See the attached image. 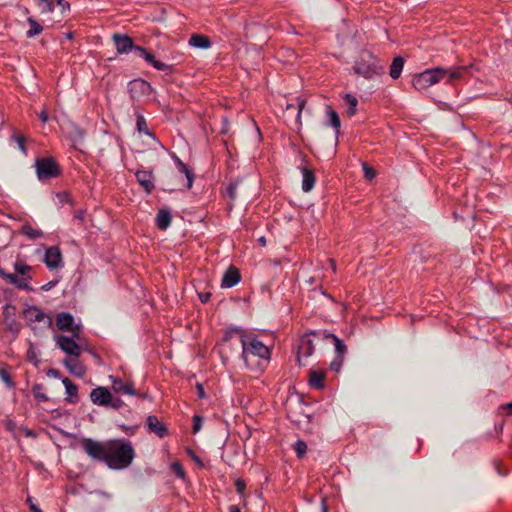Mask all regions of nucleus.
Returning <instances> with one entry per match:
<instances>
[{
	"instance_id": "6ab92c4d",
	"label": "nucleus",
	"mask_w": 512,
	"mask_h": 512,
	"mask_svg": "<svg viewBox=\"0 0 512 512\" xmlns=\"http://www.w3.org/2000/svg\"><path fill=\"white\" fill-rule=\"evenodd\" d=\"M146 425L149 432L155 433L160 438H163L168 433L166 426L160 422L155 415H150L147 417Z\"/></svg>"
},
{
	"instance_id": "4c0bfd02",
	"label": "nucleus",
	"mask_w": 512,
	"mask_h": 512,
	"mask_svg": "<svg viewBox=\"0 0 512 512\" xmlns=\"http://www.w3.org/2000/svg\"><path fill=\"white\" fill-rule=\"evenodd\" d=\"M0 379L5 383V385L8 388L12 389L15 387V382L13 381L11 375L4 367L0 368Z\"/></svg>"
},
{
	"instance_id": "473e14b6",
	"label": "nucleus",
	"mask_w": 512,
	"mask_h": 512,
	"mask_svg": "<svg viewBox=\"0 0 512 512\" xmlns=\"http://www.w3.org/2000/svg\"><path fill=\"white\" fill-rule=\"evenodd\" d=\"M178 169H179V172H181L182 174H184L186 176V178H187L186 188L190 189L193 185V180H194V175H193L192 171L182 161H179Z\"/></svg>"
},
{
	"instance_id": "f03ea898",
	"label": "nucleus",
	"mask_w": 512,
	"mask_h": 512,
	"mask_svg": "<svg viewBox=\"0 0 512 512\" xmlns=\"http://www.w3.org/2000/svg\"><path fill=\"white\" fill-rule=\"evenodd\" d=\"M242 358L252 371H262L270 361L269 348L252 334L241 335Z\"/></svg>"
},
{
	"instance_id": "c756f323",
	"label": "nucleus",
	"mask_w": 512,
	"mask_h": 512,
	"mask_svg": "<svg viewBox=\"0 0 512 512\" xmlns=\"http://www.w3.org/2000/svg\"><path fill=\"white\" fill-rule=\"evenodd\" d=\"M327 338H331L333 340L336 356L344 358V355L347 352V347L343 341L334 334H327Z\"/></svg>"
},
{
	"instance_id": "bf43d9fd",
	"label": "nucleus",
	"mask_w": 512,
	"mask_h": 512,
	"mask_svg": "<svg viewBox=\"0 0 512 512\" xmlns=\"http://www.w3.org/2000/svg\"><path fill=\"white\" fill-rule=\"evenodd\" d=\"M304 106H305V101L304 100H300L299 103H298V117H300V114H301Z\"/></svg>"
},
{
	"instance_id": "c9c22d12",
	"label": "nucleus",
	"mask_w": 512,
	"mask_h": 512,
	"mask_svg": "<svg viewBox=\"0 0 512 512\" xmlns=\"http://www.w3.org/2000/svg\"><path fill=\"white\" fill-rule=\"evenodd\" d=\"M42 13H51L54 11V4L50 0H34Z\"/></svg>"
},
{
	"instance_id": "4d7b16f0",
	"label": "nucleus",
	"mask_w": 512,
	"mask_h": 512,
	"mask_svg": "<svg viewBox=\"0 0 512 512\" xmlns=\"http://www.w3.org/2000/svg\"><path fill=\"white\" fill-rule=\"evenodd\" d=\"M27 356H28V359H29L30 361H34V360H35V362H37V360H36V354H35V352H34V350H33L32 348H30V349L27 351Z\"/></svg>"
},
{
	"instance_id": "f8f14e48",
	"label": "nucleus",
	"mask_w": 512,
	"mask_h": 512,
	"mask_svg": "<svg viewBox=\"0 0 512 512\" xmlns=\"http://www.w3.org/2000/svg\"><path fill=\"white\" fill-rule=\"evenodd\" d=\"M44 262L49 269H57L62 266V254L57 246L46 249Z\"/></svg>"
},
{
	"instance_id": "aec40b11",
	"label": "nucleus",
	"mask_w": 512,
	"mask_h": 512,
	"mask_svg": "<svg viewBox=\"0 0 512 512\" xmlns=\"http://www.w3.org/2000/svg\"><path fill=\"white\" fill-rule=\"evenodd\" d=\"M79 356H69L64 360V365L69 372L77 377H82L85 374V367L78 360Z\"/></svg>"
},
{
	"instance_id": "c85d7f7f",
	"label": "nucleus",
	"mask_w": 512,
	"mask_h": 512,
	"mask_svg": "<svg viewBox=\"0 0 512 512\" xmlns=\"http://www.w3.org/2000/svg\"><path fill=\"white\" fill-rule=\"evenodd\" d=\"M136 129L139 133H144V134L152 137L154 140H156L154 134H152L149 131L144 116L139 112L136 113Z\"/></svg>"
},
{
	"instance_id": "b1692460",
	"label": "nucleus",
	"mask_w": 512,
	"mask_h": 512,
	"mask_svg": "<svg viewBox=\"0 0 512 512\" xmlns=\"http://www.w3.org/2000/svg\"><path fill=\"white\" fill-rule=\"evenodd\" d=\"M301 171H302V190L304 192H310L315 185V181H316L315 174L311 169H309L307 167L302 168Z\"/></svg>"
},
{
	"instance_id": "0eeeda50",
	"label": "nucleus",
	"mask_w": 512,
	"mask_h": 512,
	"mask_svg": "<svg viewBox=\"0 0 512 512\" xmlns=\"http://www.w3.org/2000/svg\"><path fill=\"white\" fill-rule=\"evenodd\" d=\"M312 335H314V333L312 332L309 334H305L302 337H300L298 341L297 360L300 365H306L304 360L314 353L315 345L313 339L311 338Z\"/></svg>"
},
{
	"instance_id": "423d86ee",
	"label": "nucleus",
	"mask_w": 512,
	"mask_h": 512,
	"mask_svg": "<svg viewBox=\"0 0 512 512\" xmlns=\"http://www.w3.org/2000/svg\"><path fill=\"white\" fill-rule=\"evenodd\" d=\"M56 326L60 331L71 332L77 339L80 337V325L75 324L74 317L68 312H60L56 315Z\"/></svg>"
},
{
	"instance_id": "79ce46f5",
	"label": "nucleus",
	"mask_w": 512,
	"mask_h": 512,
	"mask_svg": "<svg viewBox=\"0 0 512 512\" xmlns=\"http://www.w3.org/2000/svg\"><path fill=\"white\" fill-rule=\"evenodd\" d=\"M12 138L15 140V142L17 143L19 149L24 153L26 154L27 153V150H26V146H25V137L20 135V134H17V133H14L12 135Z\"/></svg>"
},
{
	"instance_id": "a19ab883",
	"label": "nucleus",
	"mask_w": 512,
	"mask_h": 512,
	"mask_svg": "<svg viewBox=\"0 0 512 512\" xmlns=\"http://www.w3.org/2000/svg\"><path fill=\"white\" fill-rule=\"evenodd\" d=\"M9 238H10L9 230L4 226H0V248L5 247L7 245Z\"/></svg>"
},
{
	"instance_id": "a211bd4d",
	"label": "nucleus",
	"mask_w": 512,
	"mask_h": 512,
	"mask_svg": "<svg viewBox=\"0 0 512 512\" xmlns=\"http://www.w3.org/2000/svg\"><path fill=\"white\" fill-rule=\"evenodd\" d=\"M135 175L138 183L145 189V191L147 193H151L155 187L153 173L147 170H138Z\"/></svg>"
},
{
	"instance_id": "2f4dec72",
	"label": "nucleus",
	"mask_w": 512,
	"mask_h": 512,
	"mask_svg": "<svg viewBox=\"0 0 512 512\" xmlns=\"http://www.w3.org/2000/svg\"><path fill=\"white\" fill-rule=\"evenodd\" d=\"M30 29L27 31V37L32 38L39 35L43 31V27L32 17L28 18Z\"/></svg>"
},
{
	"instance_id": "4468645a",
	"label": "nucleus",
	"mask_w": 512,
	"mask_h": 512,
	"mask_svg": "<svg viewBox=\"0 0 512 512\" xmlns=\"http://www.w3.org/2000/svg\"><path fill=\"white\" fill-rule=\"evenodd\" d=\"M113 40L116 50L120 54H127L130 51H135L137 45H134L133 39L127 35L114 34Z\"/></svg>"
},
{
	"instance_id": "bb28decb",
	"label": "nucleus",
	"mask_w": 512,
	"mask_h": 512,
	"mask_svg": "<svg viewBox=\"0 0 512 512\" xmlns=\"http://www.w3.org/2000/svg\"><path fill=\"white\" fill-rule=\"evenodd\" d=\"M404 67V59L401 56H397L393 59L390 66L389 75L393 79H398L402 73Z\"/></svg>"
},
{
	"instance_id": "4be33fe9",
	"label": "nucleus",
	"mask_w": 512,
	"mask_h": 512,
	"mask_svg": "<svg viewBox=\"0 0 512 512\" xmlns=\"http://www.w3.org/2000/svg\"><path fill=\"white\" fill-rule=\"evenodd\" d=\"M308 381L311 387L322 389L325 385V372L321 369H310Z\"/></svg>"
},
{
	"instance_id": "e2e57ef3",
	"label": "nucleus",
	"mask_w": 512,
	"mask_h": 512,
	"mask_svg": "<svg viewBox=\"0 0 512 512\" xmlns=\"http://www.w3.org/2000/svg\"><path fill=\"white\" fill-rule=\"evenodd\" d=\"M59 374L58 370L50 369L48 375L57 376Z\"/></svg>"
},
{
	"instance_id": "680f3d73",
	"label": "nucleus",
	"mask_w": 512,
	"mask_h": 512,
	"mask_svg": "<svg viewBox=\"0 0 512 512\" xmlns=\"http://www.w3.org/2000/svg\"><path fill=\"white\" fill-rule=\"evenodd\" d=\"M229 512H240V509L238 506L232 505L229 507Z\"/></svg>"
},
{
	"instance_id": "58836bf2",
	"label": "nucleus",
	"mask_w": 512,
	"mask_h": 512,
	"mask_svg": "<svg viewBox=\"0 0 512 512\" xmlns=\"http://www.w3.org/2000/svg\"><path fill=\"white\" fill-rule=\"evenodd\" d=\"M42 389L43 387L41 384H35L32 388L33 395L37 400L41 402H46L48 400V397L45 393L42 392Z\"/></svg>"
},
{
	"instance_id": "9b49d317",
	"label": "nucleus",
	"mask_w": 512,
	"mask_h": 512,
	"mask_svg": "<svg viewBox=\"0 0 512 512\" xmlns=\"http://www.w3.org/2000/svg\"><path fill=\"white\" fill-rule=\"evenodd\" d=\"M135 52L138 54L139 57L143 58L148 64L153 66L156 70H159V71H170L171 70L170 65H168L162 61L156 60L154 55L151 54L150 52H148L145 48H143L141 46H136Z\"/></svg>"
},
{
	"instance_id": "6e6552de",
	"label": "nucleus",
	"mask_w": 512,
	"mask_h": 512,
	"mask_svg": "<svg viewBox=\"0 0 512 512\" xmlns=\"http://www.w3.org/2000/svg\"><path fill=\"white\" fill-rule=\"evenodd\" d=\"M0 277L6 280L8 283L14 285L18 289L31 291L32 287L30 286V281L32 279L31 276H21L17 273H7L0 266Z\"/></svg>"
},
{
	"instance_id": "a878e982",
	"label": "nucleus",
	"mask_w": 512,
	"mask_h": 512,
	"mask_svg": "<svg viewBox=\"0 0 512 512\" xmlns=\"http://www.w3.org/2000/svg\"><path fill=\"white\" fill-rule=\"evenodd\" d=\"M189 44L196 48L208 49L211 47V41L207 36L194 34L189 39Z\"/></svg>"
},
{
	"instance_id": "1a4fd4ad",
	"label": "nucleus",
	"mask_w": 512,
	"mask_h": 512,
	"mask_svg": "<svg viewBox=\"0 0 512 512\" xmlns=\"http://www.w3.org/2000/svg\"><path fill=\"white\" fill-rule=\"evenodd\" d=\"M58 347L69 356H80L81 348L76 341L67 336L57 335L55 337Z\"/></svg>"
},
{
	"instance_id": "f257e3e1",
	"label": "nucleus",
	"mask_w": 512,
	"mask_h": 512,
	"mask_svg": "<svg viewBox=\"0 0 512 512\" xmlns=\"http://www.w3.org/2000/svg\"><path fill=\"white\" fill-rule=\"evenodd\" d=\"M81 447L92 460L103 462L112 470L126 469L135 457L131 442L125 438L106 441L83 438Z\"/></svg>"
},
{
	"instance_id": "20e7f679",
	"label": "nucleus",
	"mask_w": 512,
	"mask_h": 512,
	"mask_svg": "<svg viewBox=\"0 0 512 512\" xmlns=\"http://www.w3.org/2000/svg\"><path fill=\"white\" fill-rule=\"evenodd\" d=\"M23 317L34 332H36L37 329L34 325L35 323H44L47 328H52L53 326V319L51 315L46 314L36 305H30L25 308L23 310Z\"/></svg>"
},
{
	"instance_id": "7ed1b4c3",
	"label": "nucleus",
	"mask_w": 512,
	"mask_h": 512,
	"mask_svg": "<svg viewBox=\"0 0 512 512\" xmlns=\"http://www.w3.org/2000/svg\"><path fill=\"white\" fill-rule=\"evenodd\" d=\"M36 174L40 181L56 178L61 174L59 164L52 157L38 158L35 161Z\"/></svg>"
},
{
	"instance_id": "ea45409f",
	"label": "nucleus",
	"mask_w": 512,
	"mask_h": 512,
	"mask_svg": "<svg viewBox=\"0 0 512 512\" xmlns=\"http://www.w3.org/2000/svg\"><path fill=\"white\" fill-rule=\"evenodd\" d=\"M294 450L297 454V457L298 458H302L306 451H307V444L302 441V440H298L295 444H294Z\"/></svg>"
},
{
	"instance_id": "39448f33",
	"label": "nucleus",
	"mask_w": 512,
	"mask_h": 512,
	"mask_svg": "<svg viewBox=\"0 0 512 512\" xmlns=\"http://www.w3.org/2000/svg\"><path fill=\"white\" fill-rule=\"evenodd\" d=\"M439 73L440 71L437 67L426 69L413 77L412 85L416 90H426L432 85L439 83Z\"/></svg>"
},
{
	"instance_id": "de8ad7c7",
	"label": "nucleus",
	"mask_w": 512,
	"mask_h": 512,
	"mask_svg": "<svg viewBox=\"0 0 512 512\" xmlns=\"http://www.w3.org/2000/svg\"><path fill=\"white\" fill-rule=\"evenodd\" d=\"M123 401L120 398H114L111 395V401L109 402L107 407H111L113 409H119L123 406Z\"/></svg>"
},
{
	"instance_id": "f704fd0d",
	"label": "nucleus",
	"mask_w": 512,
	"mask_h": 512,
	"mask_svg": "<svg viewBox=\"0 0 512 512\" xmlns=\"http://www.w3.org/2000/svg\"><path fill=\"white\" fill-rule=\"evenodd\" d=\"M241 335H246V333H244L241 329L231 328L225 332L223 336V341L228 342L232 340L233 337H238L239 342L241 343Z\"/></svg>"
},
{
	"instance_id": "9d476101",
	"label": "nucleus",
	"mask_w": 512,
	"mask_h": 512,
	"mask_svg": "<svg viewBox=\"0 0 512 512\" xmlns=\"http://www.w3.org/2000/svg\"><path fill=\"white\" fill-rule=\"evenodd\" d=\"M439 69V82L446 80L447 83L453 84L456 81L462 79L463 74L467 71V67L458 66L453 68L437 67Z\"/></svg>"
},
{
	"instance_id": "09e8293b",
	"label": "nucleus",
	"mask_w": 512,
	"mask_h": 512,
	"mask_svg": "<svg viewBox=\"0 0 512 512\" xmlns=\"http://www.w3.org/2000/svg\"><path fill=\"white\" fill-rule=\"evenodd\" d=\"M235 488L239 494H243L246 488V484L242 479H237L235 482Z\"/></svg>"
},
{
	"instance_id": "37998d69",
	"label": "nucleus",
	"mask_w": 512,
	"mask_h": 512,
	"mask_svg": "<svg viewBox=\"0 0 512 512\" xmlns=\"http://www.w3.org/2000/svg\"><path fill=\"white\" fill-rule=\"evenodd\" d=\"M203 424V418L199 415H194L193 417V433H198Z\"/></svg>"
},
{
	"instance_id": "5701e85b",
	"label": "nucleus",
	"mask_w": 512,
	"mask_h": 512,
	"mask_svg": "<svg viewBox=\"0 0 512 512\" xmlns=\"http://www.w3.org/2000/svg\"><path fill=\"white\" fill-rule=\"evenodd\" d=\"M62 383L65 387V391L67 394L66 400L69 403L76 404L79 401L78 397V386L74 384L69 378H64Z\"/></svg>"
},
{
	"instance_id": "f3484780",
	"label": "nucleus",
	"mask_w": 512,
	"mask_h": 512,
	"mask_svg": "<svg viewBox=\"0 0 512 512\" xmlns=\"http://www.w3.org/2000/svg\"><path fill=\"white\" fill-rule=\"evenodd\" d=\"M128 89L132 98L138 95H147L151 91V85L143 79H134L129 82Z\"/></svg>"
},
{
	"instance_id": "cd10ccee",
	"label": "nucleus",
	"mask_w": 512,
	"mask_h": 512,
	"mask_svg": "<svg viewBox=\"0 0 512 512\" xmlns=\"http://www.w3.org/2000/svg\"><path fill=\"white\" fill-rule=\"evenodd\" d=\"M20 233L31 240L42 238L44 235L42 230L33 228L30 224L23 225L21 227Z\"/></svg>"
},
{
	"instance_id": "69168bd1",
	"label": "nucleus",
	"mask_w": 512,
	"mask_h": 512,
	"mask_svg": "<svg viewBox=\"0 0 512 512\" xmlns=\"http://www.w3.org/2000/svg\"><path fill=\"white\" fill-rule=\"evenodd\" d=\"M12 308L13 307H11L10 305H6L5 308H4V313L6 314V312L9 311Z\"/></svg>"
},
{
	"instance_id": "393cba45",
	"label": "nucleus",
	"mask_w": 512,
	"mask_h": 512,
	"mask_svg": "<svg viewBox=\"0 0 512 512\" xmlns=\"http://www.w3.org/2000/svg\"><path fill=\"white\" fill-rule=\"evenodd\" d=\"M171 224V214L167 209H161L156 216V225L160 230H166Z\"/></svg>"
},
{
	"instance_id": "7c9ffc66",
	"label": "nucleus",
	"mask_w": 512,
	"mask_h": 512,
	"mask_svg": "<svg viewBox=\"0 0 512 512\" xmlns=\"http://www.w3.org/2000/svg\"><path fill=\"white\" fill-rule=\"evenodd\" d=\"M344 100L345 102L349 105V108L347 110V114L349 116H353L356 114V108H357V105H358V100L355 96H353L352 94L350 93H346L344 95Z\"/></svg>"
},
{
	"instance_id": "774afa93",
	"label": "nucleus",
	"mask_w": 512,
	"mask_h": 512,
	"mask_svg": "<svg viewBox=\"0 0 512 512\" xmlns=\"http://www.w3.org/2000/svg\"><path fill=\"white\" fill-rule=\"evenodd\" d=\"M77 133H78L79 138L82 139L83 138V133L81 131H79V130H77Z\"/></svg>"
},
{
	"instance_id": "3c124183",
	"label": "nucleus",
	"mask_w": 512,
	"mask_h": 512,
	"mask_svg": "<svg viewBox=\"0 0 512 512\" xmlns=\"http://www.w3.org/2000/svg\"><path fill=\"white\" fill-rule=\"evenodd\" d=\"M363 169H364V175H365V177H366L367 179L371 180V179H373V178H374V176H375V171H374V169H373V168H371V167H368V166L364 165Z\"/></svg>"
},
{
	"instance_id": "338daca9",
	"label": "nucleus",
	"mask_w": 512,
	"mask_h": 512,
	"mask_svg": "<svg viewBox=\"0 0 512 512\" xmlns=\"http://www.w3.org/2000/svg\"><path fill=\"white\" fill-rule=\"evenodd\" d=\"M259 241L262 243V245H265V243H266V241H265V238H264V237H261V238L259 239Z\"/></svg>"
},
{
	"instance_id": "dca6fc26",
	"label": "nucleus",
	"mask_w": 512,
	"mask_h": 512,
	"mask_svg": "<svg viewBox=\"0 0 512 512\" xmlns=\"http://www.w3.org/2000/svg\"><path fill=\"white\" fill-rule=\"evenodd\" d=\"M380 68L381 67L377 66L375 62L367 63L364 61L357 62L353 67L355 73L367 79L372 78L374 75L378 74Z\"/></svg>"
},
{
	"instance_id": "0e129e2a",
	"label": "nucleus",
	"mask_w": 512,
	"mask_h": 512,
	"mask_svg": "<svg viewBox=\"0 0 512 512\" xmlns=\"http://www.w3.org/2000/svg\"><path fill=\"white\" fill-rule=\"evenodd\" d=\"M329 262H330V264H331V267H332L333 271H335V269H336V265H335L334 260L330 259V260H329Z\"/></svg>"
},
{
	"instance_id": "72a5a7b5",
	"label": "nucleus",
	"mask_w": 512,
	"mask_h": 512,
	"mask_svg": "<svg viewBox=\"0 0 512 512\" xmlns=\"http://www.w3.org/2000/svg\"><path fill=\"white\" fill-rule=\"evenodd\" d=\"M328 117H329V124L336 129V133H339L341 122L339 115L336 111L332 110L331 108L328 109Z\"/></svg>"
},
{
	"instance_id": "052dcab7",
	"label": "nucleus",
	"mask_w": 512,
	"mask_h": 512,
	"mask_svg": "<svg viewBox=\"0 0 512 512\" xmlns=\"http://www.w3.org/2000/svg\"><path fill=\"white\" fill-rule=\"evenodd\" d=\"M30 510L32 512H43L36 504H31L30 505Z\"/></svg>"
},
{
	"instance_id": "6e6d98bb",
	"label": "nucleus",
	"mask_w": 512,
	"mask_h": 512,
	"mask_svg": "<svg viewBox=\"0 0 512 512\" xmlns=\"http://www.w3.org/2000/svg\"><path fill=\"white\" fill-rule=\"evenodd\" d=\"M39 118L42 121V123H46L48 121V113L46 110H42L39 114Z\"/></svg>"
},
{
	"instance_id": "864d4df0",
	"label": "nucleus",
	"mask_w": 512,
	"mask_h": 512,
	"mask_svg": "<svg viewBox=\"0 0 512 512\" xmlns=\"http://www.w3.org/2000/svg\"><path fill=\"white\" fill-rule=\"evenodd\" d=\"M236 185H233L231 184L229 187H228V194L230 196L231 199H234L236 197Z\"/></svg>"
},
{
	"instance_id": "e433bc0d",
	"label": "nucleus",
	"mask_w": 512,
	"mask_h": 512,
	"mask_svg": "<svg viewBox=\"0 0 512 512\" xmlns=\"http://www.w3.org/2000/svg\"><path fill=\"white\" fill-rule=\"evenodd\" d=\"M15 273L21 276H31L29 274L31 267L25 264L23 261H16L14 264Z\"/></svg>"
},
{
	"instance_id": "412c9836",
	"label": "nucleus",
	"mask_w": 512,
	"mask_h": 512,
	"mask_svg": "<svg viewBox=\"0 0 512 512\" xmlns=\"http://www.w3.org/2000/svg\"><path fill=\"white\" fill-rule=\"evenodd\" d=\"M241 276L237 268L231 266L223 275L221 286L224 288H231L238 284Z\"/></svg>"
},
{
	"instance_id": "13d9d810",
	"label": "nucleus",
	"mask_w": 512,
	"mask_h": 512,
	"mask_svg": "<svg viewBox=\"0 0 512 512\" xmlns=\"http://www.w3.org/2000/svg\"><path fill=\"white\" fill-rule=\"evenodd\" d=\"M210 296H211L210 293H204V294H200L199 298H200L202 303H207L209 301V299H210Z\"/></svg>"
},
{
	"instance_id": "c03bdc74",
	"label": "nucleus",
	"mask_w": 512,
	"mask_h": 512,
	"mask_svg": "<svg viewBox=\"0 0 512 512\" xmlns=\"http://www.w3.org/2000/svg\"><path fill=\"white\" fill-rule=\"evenodd\" d=\"M56 197L61 205H64L65 203H69L71 201L70 194L66 191L57 193Z\"/></svg>"
},
{
	"instance_id": "2eb2a0df",
	"label": "nucleus",
	"mask_w": 512,
	"mask_h": 512,
	"mask_svg": "<svg viewBox=\"0 0 512 512\" xmlns=\"http://www.w3.org/2000/svg\"><path fill=\"white\" fill-rule=\"evenodd\" d=\"M111 380V388L115 393L124 394V395H136V391L134 389V385L131 382H124L122 379L110 376Z\"/></svg>"
},
{
	"instance_id": "603ef678",
	"label": "nucleus",
	"mask_w": 512,
	"mask_h": 512,
	"mask_svg": "<svg viewBox=\"0 0 512 512\" xmlns=\"http://www.w3.org/2000/svg\"><path fill=\"white\" fill-rule=\"evenodd\" d=\"M57 5L61 7L62 12L68 11L70 9V4L66 0H57Z\"/></svg>"
},
{
	"instance_id": "ddd939ff",
	"label": "nucleus",
	"mask_w": 512,
	"mask_h": 512,
	"mask_svg": "<svg viewBox=\"0 0 512 512\" xmlns=\"http://www.w3.org/2000/svg\"><path fill=\"white\" fill-rule=\"evenodd\" d=\"M91 402L98 406L107 407L111 401V392L106 387H96L90 392Z\"/></svg>"
},
{
	"instance_id": "5fc2aeb1",
	"label": "nucleus",
	"mask_w": 512,
	"mask_h": 512,
	"mask_svg": "<svg viewBox=\"0 0 512 512\" xmlns=\"http://www.w3.org/2000/svg\"><path fill=\"white\" fill-rule=\"evenodd\" d=\"M196 389H197L198 397H199L200 399L204 398V397H205V392H204L203 385H202V384H200V383H197V385H196Z\"/></svg>"
},
{
	"instance_id": "49530a36",
	"label": "nucleus",
	"mask_w": 512,
	"mask_h": 512,
	"mask_svg": "<svg viewBox=\"0 0 512 512\" xmlns=\"http://www.w3.org/2000/svg\"><path fill=\"white\" fill-rule=\"evenodd\" d=\"M342 363H343V357L336 356L335 359L330 364L331 370H333L335 372H339V370L342 366Z\"/></svg>"
},
{
	"instance_id": "8fccbe9b",
	"label": "nucleus",
	"mask_w": 512,
	"mask_h": 512,
	"mask_svg": "<svg viewBox=\"0 0 512 512\" xmlns=\"http://www.w3.org/2000/svg\"><path fill=\"white\" fill-rule=\"evenodd\" d=\"M4 426L8 431L13 432L16 428V423L12 419L7 418L4 420Z\"/></svg>"
},
{
	"instance_id": "a18cd8bd",
	"label": "nucleus",
	"mask_w": 512,
	"mask_h": 512,
	"mask_svg": "<svg viewBox=\"0 0 512 512\" xmlns=\"http://www.w3.org/2000/svg\"><path fill=\"white\" fill-rule=\"evenodd\" d=\"M172 470L174 471V473L179 477V478H184L185 476V472H184V469L182 467V465L178 462H175L172 464L171 466Z\"/></svg>"
}]
</instances>
